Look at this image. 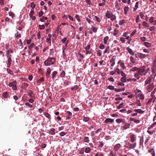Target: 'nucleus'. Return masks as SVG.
Masks as SVG:
<instances>
[{
    "label": "nucleus",
    "mask_w": 156,
    "mask_h": 156,
    "mask_svg": "<svg viewBox=\"0 0 156 156\" xmlns=\"http://www.w3.org/2000/svg\"><path fill=\"white\" fill-rule=\"evenodd\" d=\"M145 74V70L143 68H137V80L139 78V75H144Z\"/></svg>",
    "instance_id": "obj_2"
},
{
    "label": "nucleus",
    "mask_w": 156,
    "mask_h": 156,
    "mask_svg": "<svg viewBox=\"0 0 156 156\" xmlns=\"http://www.w3.org/2000/svg\"><path fill=\"white\" fill-rule=\"evenodd\" d=\"M154 88V83H152L147 86L146 90L148 92H150Z\"/></svg>",
    "instance_id": "obj_7"
},
{
    "label": "nucleus",
    "mask_w": 156,
    "mask_h": 156,
    "mask_svg": "<svg viewBox=\"0 0 156 156\" xmlns=\"http://www.w3.org/2000/svg\"><path fill=\"white\" fill-rule=\"evenodd\" d=\"M129 10V8L128 6H126L124 8V12L125 14H126Z\"/></svg>",
    "instance_id": "obj_37"
},
{
    "label": "nucleus",
    "mask_w": 156,
    "mask_h": 156,
    "mask_svg": "<svg viewBox=\"0 0 156 156\" xmlns=\"http://www.w3.org/2000/svg\"><path fill=\"white\" fill-rule=\"evenodd\" d=\"M33 94V91L31 90H29L28 91V95L31 98H34V96L32 95Z\"/></svg>",
    "instance_id": "obj_12"
},
{
    "label": "nucleus",
    "mask_w": 156,
    "mask_h": 156,
    "mask_svg": "<svg viewBox=\"0 0 156 156\" xmlns=\"http://www.w3.org/2000/svg\"><path fill=\"white\" fill-rule=\"evenodd\" d=\"M109 37L108 36H107L105 37L103 40L105 44H106L107 43V41Z\"/></svg>",
    "instance_id": "obj_38"
},
{
    "label": "nucleus",
    "mask_w": 156,
    "mask_h": 156,
    "mask_svg": "<svg viewBox=\"0 0 156 156\" xmlns=\"http://www.w3.org/2000/svg\"><path fill=\"white\" fill-rule=\"evenodd\" d=\"M89 119V118L87 117H85L84 116L83 119V121L85 122H87Z\"/></svg>",
    "instance_id": "obj_50"
},
{
    "label": "nucleus",
    "mask_w": 156,
    "mask_h": 156,
    "mask_svg": "<svg viewBox=\"0 0 156 156\" xmlns=\"http://www.w3.org/2000/svg\"><path fill=\"white\" fill-rule=\"evenodd\" d=\"M110 47L109 46H107L105 49L104 51V53H109L110 52Z\"/></svg>",
    "instance_id": "obj_22"
},
{
    "label": "nucleus",
    "mask_w": 156,
    "mask_h": 156,
    "mask_svg": "<svg viewBox=\"0 0 156 156\" xmlns=\"http://www.w3.org/2000/svg\"><path fill=\"white\" fill-rule=\"evenodd\" d=\"M83 141L86 143H88L89 141V138L87 136H85L83 139Z\"/></svg>",
    "instance_id": "obj_29"
},
{
    "label": "nucleus",
    "mask_w": 156,
    "mask_h": 156,
    "mask_svg": "<svg viewBox=\"0 0 156 156\" xmlns=\"http://www.w3.org/2000/svg\"><path fill=\"white\" fill-rule=\"evenodd\" d=\"M121 145L119 144H117L114 147V150L115 151H117L120 148Z\"/></svg>",
    "instance_id": "obj_14"
},
{
    "label": "nucleus",
    "mask_w": 156,
    "mask_h": 156,
    "mask_svg": "<svg viewBox=\"0 0 156 156\" xmlns=\"http://www.w3.org/2000/svg\"><path fill=\"white\" fill-rule=\"evenodd\" d=\"M126 50L128 51V52L131 55H133L134 53L133 51L129 47H127L126 48Z\"/></svg>",
    "instance_id": "obj_23"
},
{
    "label": "nucleus",
    "mask_w": 156,
    "mask_h": 156,
    "mask_svg": "<svg viewBox=\"0 0 156 156\" xmlns=\"http://www.w3.org/2000/svg\"><path fill=\"white\" fill-rule=\"evenodd\" d=\"M90 44H88L87 47L84 48L86 50V54H90L91 53V50H90Z\"/></svg>",
    "instance_id": "obj_8"
},
{
    "label": "nucleus",
    "mask_w": 156,
    "mask_h": 156,
    "mask_svg": "<svg viewBox=\"0 0 156 156\" xmlns=\"http://www.w3.org/2000/svg\"><path fill=\"white\" fill-rule=\"evenodd\" d=\"M98 144L99 147H102L103 145V144L102 141L99 142Z\"/></svg>",
    "instance_id": "obj_55"
},
{
    "label": "nucleus",
    "mask_w": 156,
    "mask_h": 156,
    "mask_svg": "<svg viewBox=\"0 0 156 156\" xmlns=\"http://www.w3.org/2000/svg\"><path fill=\"white\" fill-rule=\"evenodd\" d=\"M124 104L123 103H122L118 106L117 108L118 109H119L120 108H122V107L124 106Z\"/></svg>",
    "instance_id": "obj_58"
},
{
    "label": "nucleus",
    "mask_w": 156,
    "mask_h": 156,
    "mask_svg": "<svg viewBox=\"0 0 156 156\" xmlns=\"http://www.w3.org/2000/svg\"><path fill=\"white\" fill-rule=\"evenodd\" d=\"M46 41L47 43L51 44V38H47L46 40Z\"/></svg>",
    "instance_id": "obj_52"
},
{
    "label": "nucleus",
    "mask_w": 156,
    "mask_h": 156,
    "mask_svg": "<svg viewBox=\"0 0 156 156\" xmlns=\"http://www.w3.org/2000/svg\"><path fill=\"white\" fill-rule=\"evenodd\" d=\"M67 37H65L62 39L61 40V41L62 42V43H64L67 41Z\"/></svg>",
    "instance_id": "obj_56"
},
{
    "label": "nucleus",
    "mask_w": 156,
    "mask_h": 156,
    "mask_svg": "<svg viewBox=\"0 0 156 156\" xmlns=\"http://www.w3.org/2000/svg\"><path fill=\"white\" fill-rule=\"evenodd\" d=\"M130 60L131 62L133 63H134L135 62V59L134 58L133 56H131L130 57Z\"/></svg>",
    "instance_id": "obj_59"
},
{
    "label": "nucleus",
    "mask_w": 156,
    "mask_h": 156,
    "mask_svg": "<svg viewBox=\"0 0 156 156\" xmlns=\"http://www.w3.org/2000/svg\"><path fill=\"white\" fill-rule=\"evenodd\" d=\"M125 143L126 144L124 147L126 148L130 149H133L136 147V143H135L134 144H133L129 143L128 141H126Z\"/></svg>",
    "instance_id": "obj_3"
},
{
    "label": "nucleus",
    "mask_w": 156,
    "mask_h": 156,
    "mask_svg": "<svg viewBox=\"0 0 156 156\" xmlns=\"http://www.w3.org/2000/svg\"><path fill=\"white\" fill-rule=\"evenodd\" d=\"M75 18L78 22L80 21L81 20L79 15L77 14L76 15Z\"/></svg>",
    "instance_id": "obj_36"
},
{
    "label": "nucleus",
    "mask_w": 156,
    "mask_h": 156,
    "mask_svg": "<svg viewBox=\"0 0 156 156\" xmlns=\"http://www.w3.org/2000/svg\"><path fill=\"white\" fill-rule=\"evenodd\" d=\"M153 69H156V58L154 59L153 63Z\"/></svg>",
    "instance_id": "obj_35"
},
{
    "label": "nucleus",
    "mask_w": 156,
    "mask_h": 156,
    "mask_svg": "<svg viewBox=\"0 0 156 156\" xmlns=\"http://www.w3.org/2000/svg\"><path fill=\"white\" fill-rule=\"evenodd\" d=\"M120 74L122 76V77H126V74L123 72L122 71H120Z\"/></svg>",
    "instance_id": "obj_60"
},
{
    "label": "nucleus",
    "mask_w": 156,
    "mask_h": 156,
    "mask_svg": "<svg viewBox=\"0 0 156 156\" xmlns=\"http://www.w3.org/2000/svg\"><path fill=\"white\" fill-rule=\"evenodd\" d=\"M91 29L94 32L96 33L97 31V28L95 27L92 26Z\"/></svg>",
    "instance_id": "obj_40"
},
{
    "label": "nucleus",
    "mask_w": 156,
    "mask_h": 156,
    "mask_svg": "<svg viewBox=\"0 0 156 156\" xmlns=\"http://www.w3.org/2000/svg\"><path fill=\"white\" fill-rule=\"evenodd\" d=\"M45 26L44 25H39V28L41 30L45 28Z\"/></svg>",
    "instance_id": "obj_63"
},
{
    "label": "nucleus",
    "mask_w": 156,
    "mask_h": 156,
    "mask_svg": "<svg viewBox=\"0 0 156 156\" xmlns=\"http://www.w3.org/2000/svg\"><path fill=\"white\" fill-rule=\"evenodd\" d=\"M154 75L152 74L149 76L148 78L145 81V86H146V85L150 83L151 81V80L153 78Z\"/></svg>",
    "instance_id": "obj_5"
},
{
    "label": "nucleus",
    "mask_w": 156,
    "mask_h": 156,
    "mask_svg": "<svg viewBox=\"0 0 156 156\" xmlns=\"http://www.w3.org/2000/svg\"><path fill=\"white\" fill-rule=\"evenodd\" d=\"M78 87L77 86L75 85L72 87L71 88V89L72 90H76L78 88Z\"/></svg>",
    "instance_id": "obj_57"
},
{
    "label": "nucleus",
    "mask_w": 156,
    "mask_h": 156,
    "mask_svg": "<svg viewBox=\"0 0 156 156\" xmlns=\"http://www.w3.org/2000/svg\"><path fill=\"white\" fill-rule=\"evenodd\" d=\"M144 44L147 47H149L151 46V44L148 42H144Z\"/></svg>",
    "instance_id": "obj_43"
},
{
    "label": "nucleus",
    "mask_w": 156,
    "mask_h": 156,
    "mask_svg": "<svg viewBox=\"0 0 156 156\" xmlns=\"http://www.w3.org/2000/svg\"><path fill=\"white\" fill-rule=\"evenodd\" d=\"M66 133H65L64 132H62L59 133V135L61 136H64L66 134Z\"/></svg>",
    "instance_id": "obj_62"
},
{
    "label": "nucleus",
    "mask_w": 156,
    "mask_h": 156,
    "mask_svg": "<svg viewBox=\"0 0 156 156\" xmlns=\"http://www.w3.org/2000/svg\"><path fill=\"white\" fill-rule=\"evenodd\" d=\"M15 36L16 38L19 39L21 37V35L19 32L16 31V32L15 34Z\"/></svg>",
    "instance_id": "obj_16"
},
{
    "label": "nucleus",
    "mask_w": 156,
    "mask_h": 156,
    "mask_svg": "<svg viewBox=\"0 0 156 156\" xmlns=\"http://www.w3.org/2000/svg\"><path fill=\"white\" fill-rule=\"evenodd\" d=\"M57 72L56 71H53L51 74L52 75V78L53 80H54L55 77V76L57 75Z\"/></svg>",
    "instance_id": "obj_24"
},
{
    "label": "nucleus",
    "mask_w": 156,
    "mask_h": 156,
    "mask_svg": "<svg viewBox=\"0 0 156 156\" xmlns=\"http://www.w3.org/2000/svg\"><path fill=\"white\" fill-rule=\"evenodd\" d=\"M35 4L33 2H32L30 5V7L33 9L35 8Z\"/></svg>",
    "instance_id": "obj_49"
},
{
    "label": "nucleus",
    "mask_w": 156,
    "mask_h": 156,
    "mask_svg": "<svg viewBox=\"0 0 156 156\" xmlns=\"http://www.w3.org/2000/svg\"><path fill=\"white\" fill-rule=\"evenodd\" d=\"M66 115H67L66 118V119L67 120L70 118V117L72 116V114L70 112L68 111L66 112Z\"/></svg>",
    "instance_id": "obj_18"
},
{
    "label": "nucleus",
    "mask_w": 156,
    "mask_h": 156,
    "mask_svg": "<svg viewBox=\"0 0 156 156\" xmlns=\"http://www.w3.org/2000/svg\"><path fill=\"white\" fill-rule=\"evenodd\" d=\"M144 112V111H143L141 109H137V113H138L140 114H143Z\"/></svg>",
    "instance_id": "obj_53"
},
{
    "label": "nucleus",
    "mask_w": 156,
    "mask_h": 156,
    "mask_svg": "<svg viewBox=\"0 0 156 156\" xmlns=\"http://www.w3.org/2000/svg\"><path fill=\"white\" fill-rule=\"evenodd\" d=\"M108 89L110 90H114V87L112 86L109 85L108 87Z\"/></svg>",
    "instance_id": "obj_47"
},
{
    "label": "nucleus",
    "mask_w": 156,
    "mask_h": 156,
    "mask_svg": "<svg viewBox=\"0 0 156 156\" xmlns=\"http://www.w3.org/2000/svg\"><path fill=\"white\" fill-rule=\"evenodd\" d=\"M65 75V72L63 70H62L60 74L61 77L63 78Z\"/></svg>",
    "instance_id": "obj_41"
},
{
    "label": "nucleus",
    "mask_w": 156,
    "mask_h": 156,
    "mask_svg": "<svg viewBox=\"0 0 156 156\" xmlns=\"http://www.w3.org/2000/svg\"><path fill=\"white\" fill-rule=\"evenodd\" d=\"M118 64H119L120 66L121 67H122V68H123L124 69L125 68V65H124V63H123L122 62H121L120 60L118 62Z\"/></svg>",
    "instance_id": "obj_28"
},
{
    "label": "nucleus",
    "mask_w": 156,
    "mask_h": 156,
    "mask_svg": "<svg viewBox=\"0 0 156 156\" xmlns=\"http://www.w3.org/2000/svg\"><path fill=\"white\" fill-rule=\"evenodd\" d=\"M91 151L90 148L89 147L86 148L84 150V152L86 153H89Z\"/></svg>",
    "instance_id": "obj_25"
},
{
    "label": "nucleus",
    "mask_w": 156,
    "mask_h": 156,
    "mask_svg": "<svg viewBox=\"0 0 156 156\" xmlns=\"http://www.w3.org/2000/svg\"><path fill=\"white\" fill-rule=\"evenodd\" d=\"M105 0H102V2L98 4V6H104L105 5Z\"/></svg>",
    "instance_id": "obj_32"
},
{
    "label": "nucleus",
    "mask_w": 156,
    "mask_h": 156,
    "mask_svg": "<svg viewBox=\"0 0 156 156\" xmlns=\"http://www.w3.org/2000/svg\"><path fill=\"white\" fill-rule=\"evenodd\" d=\"M44 77H41L38 80L37 82L38 83H40L42 82L44 80Z\"/></svg>",
    "instance_id": "obj_31"
},
{
    "label": "nucleus",
    "mask_w": 156,
    "mask_h": 156,
    "mask_svg": "<svg viewBox=\"0 0 156 156\" xmlns=\"http://www.w3.org/2000/svg\"><path fill=\"white\" fill-rule=\"evenodd\" d=\"M121 81L122 83H125L126 82V77H122L120 80Z\"/></svg>",
    "instance_id": "obj_42"
},
{
    "label": "nucleus",
    "mask_w": 156,
    "mask_h": 156,
    "mask_svg": "<svg viewBox=\"0 0 156 156\" xmlns=\"http://www.w3.org/2000/svg\"><path fill=\"white\" fill-rule=\"evenodd\" d=\"M51 69L50 68H48L47 70L46 73V78L47 79H48L50 77V74L51 73Z\"/></svg>",
    "instance_id": "obj_9"
},
{
    "label": "nucleus",
    "mask_w": 156,
    "mask_h": 156,
    "mask_svg": "<svg viewBox=\"0 0 156 156\" xmlns=\"http://www.w3.org/2000/svg\"><path fill=\"white\" fill-rule=\"evenodd\" d=\"M110 19L112 20H114L116 19V16L115 15L112 14V16L110 18Z\"/></svg>",
    "instance_id": "obj_46"
},
{
    "label": "nucleus",
    "mask_w": 156,
    "mask_h": 156,
    "mask_svg": "<svg viewBox=\"0 0 156 156\" xmlns=\"http://www.w3.org/2000/svg\"><path fill=\"white\" fill-rule=\"evenodd\" d=\"M99 48L101 49H103L105 48V46L102 44H100L99 46Z\"/></svg>",
    "instance_id": "obj_54"
},
{
    "label": "nucleus",
    "mask_w": 156,
    "mask_h": 156,
    "mask_svg": "<svg viewBox=\"0 0 156 156\" xmlns=\"http://www.w3.org/2000/svg\"><path fill=\"white\" fill-rule=\"evenodd\" d=\"M9 96V94L7 92H4L2 94V96L5 98H8Z\"/></svg>",
    "instance_id": "obj_33"
},
{
    "label": "nucleus",
    "mask_w": 156,
    "mask_h": 156,
    "mask_svg": "<svg viewBox=\"0 0 156 156\" xmlns=\"http://www.w3.org/2000/svg\"><path fill=\"white\" fill-rule=\"evenodd\" d=\"M154 17L152 16L151 17L150 20L149 21L151 23H152L154 21Z\"/></svg>",
    "instance_id": "obj_64"
},
{
    "label": "nucleus",
    "mask_w": 156,
    "mask_h": 156,
    "mask_svg": "<svg viewBox=\"0 0 156 156\" xmlns=\"http://www.w3.org/2000/svg\"><path fill=\"white\" fill-rule=\"evenodd\" d=\"M122 2L125 3L129 4L130 2V0H122Z\"/></svg>",
    "instance_id": "obj_45"
},
{
    "label": "nucleus",
    "mask_w": 156,
    "mask_h": 156,
    "mask_svg": "<svg viewBox=\"0 0 156 156\" xmlns=\"http://www.w3.org/2000/svg\"><path fill=\"white\" fill-rule=\"evenodd\" d=\"M148 152H150L152 155V156H155V154L154 151L153 149H151L148 151Z\"/></svg>",
    "instance_id": "obj_34"
},
{
    "label": "nucleus",
    "mask_w": 156,
    "mask_h": 156,
    "mask_svg": "<svg viewBox=\"0 0 156 156\" xmlns=\"http://www.w3.org/2000/svg\"><path fill=\"white\" fill-rule=\"evenodd\" d=\"M54 53V52L53 49H50V56L53 57Z\"/></svg>",
    "instance_id": "obj_26"
},
{
    "label": "nucleus",
    "mask_w": 156,
    "mask_h": 156,
    "mask_svg": "<svg viewBox=\"0 0 156 156\" xmlns=\"http://www.w3.org/2000/svg\"><path fill=\"white\" fill-rule=\"evenodd\" d=\"M114 119L111 118H107L104 121V122L107 123L108 122H114Z\"/></svg>",
    "instance_id": "obj_13"
},
{
    "label": "nucleus",
    "mask_w": 156,
    "mask_h": 156,
    "mask_svg": "<svg viewBox=\"0 0 156 156\" xmlns=\"http://www.w3.org/2000/svg\"><path fill=\"white\" fill-rule=\"evenodd\" d=\"M116 154V153L115 151H111L109 153L110 156H115Z\"/></svg>",
    "instance_id": "obj_30"
},
{
    "label": "nucleus",
    "mask_w": 156,
    "mask_h": 156,
    "mask_svg": "<svg viewBox=\"0 0 156 156\" xmlns=\"http://www.w3.org/2000/svg\"><path fill=\"white\" fill-rule=\"evenodd\" d=\"M138 57L140 58H144L147 56L146 54H144L140 53H138Z\"/></svg>",
    "instance_id": "obj_17"
},
{
    "label": "nucleus",
    "mask_w": 156,
    "mask_h": 156,
    "mask_svg": "<svg viewBox=\"0 0 156 156\" xmlns=\"http://www.w3.org/2000/svg\"><path fill=\"white\" fill-rule=\"evenodd\" d=\"M7 58H8L7 60L6 61V62L7 63V67H9L10 66L11 62L12 61V59L11 57H9Z\"/></svg>",
    "instance_id": "obj_10"
},
{
    "label": "nucleus",
    "mask_w": 156,
    "mask_h": 156,
    "mask_svg": "<svg viewBox=\"0 0 156 156\" xmlns=\"http://www.w3.org/2000/svg\"><path fill=\"white\" fill-rule=\"evenodd\" d=\"M130 124L129 123H125L124 125L123 126L124 129H126L129 127Z\"/></svg>",
    "instance_id": "obj_21"
},
{
    "label": "nucleus",
    "mask_w": 156,
    "mask_h": 156,
    "mask_svg": "<svg viewBox=\"0 0 156 156\" xmlns=\"http://www.w3.org/2000/svg\"><path fill=\"white\" fill-rule=\"evenodd\" d=\"M156 92V88H155L151 92V96L153 98H156L155 96L154 95L155 92Z\"/></svg>",
    "instance_id": "obj_20"
},
{
    "label": "nucleus",
    "mask_w": 156,
    "mask_h": 156,
    "mask_svg": "<svg viewBox=\"0 0 156 156\" xmlns=\"http://www.w3.org/2000/svg\"><path fill=\"white\" fill-rule=\"evenodd\" d=\"M49 133L52 135H55V129L53 128L50 129L49 130Z\"/></svg>",
    "instance_id": "obj_19"
},
{
    "label": "nucleus",
    "mask_w": 156,
    "mask_h": 156,
    "mask_svg": "<svg viewBox=\"0 0 156 156\" xmlns=\"http://www.w3.org/2000/svg\"><path fill=\"white\" fill-rule=\"evenodd\" d=\"M16 83V82L14 81L13 82H9L8 84V86L10 87H12L13 90H16L17 89Z\"/></svg>",
    "instance_id": "obj_4"
},
{
    "label": "nucleus",
    "mask_w": 156,
    "mask_h": 156,
    "mask_svg": "<svg viewBox=\"0 0 156 156\" xmlns=\"http://www.w3.org/2000/svg\"><path fill=\"white\" fill-rule=\"evenodd\" d=\"M137 98L138 97H139L140 99L141 100H143L144 99V96L143 94H142L141 90H138L137 89Z\"/></svg>",
    "instance_id": "obj_6"
},
{
    "label": "nucleus",
    "mask_w": 156,
    "mask_h": 156,
    "mask_svg": "<svg viewBox=\"0 0 156 156\" xmlns=\"http://www.w3.org/2000/svg\"><path fill=\"white\" fill-rule=\"evenodd\" d=\"M25 105L27 106H28L30 108H32L33 106L32 105L30 104L29 102H26L25 103Z\"/></svg>",
    "instance_id": "obj_44"
},
{
    "label": "nucleus",
    "mask_w": 156,
    "mask_h": 156,
    "mask_svg": "<svg viewBox=\"0 0 156 156\" xmlns=\"http://www.w3.org/2000/svg\"><path fill=\"white\" fill-rule=\"evenodd\" d=\"M125 20H123L119 21V24L120 25H122L125 22Z\"/></svg>",
    "instance_id": "obj_51"
},
{
    "label": "nucleus",
    "mask_w": 156,
    "mask_h": 156,
    "mask_svg": "<svg viewBox=\"0 0 156 156\" xmlns=\"http://www.w3.org/2000/svg\"><path fill=\"white\" fill-rule=\"evenodd\" d=\"M55 62V58L49 57L47 58V60L44 62V63L45 66H48L54 64Z\"/></svg>",
    "instance_id": "obj_1"
},
{
    "label": "nucleus",
    "mask_w": 156,
    "mask_h": 156,
    "mask_svg": "<svg viewBox=\"0 0 156 156\" xmlns=\"http://www.w3.org/2000/svg\"><path fill=\"white\" fill-rule=\"evenodd\" d=\"M8 14L9 16H11L12 19L15 17V14L13 12H9Z\"/></svg>",
    "instance_id": "obj_27"
},
{
    "label": "nucleus",
    "mask_w": 156,
    "mask_h": 156,
    "mask_svg": "<svg viewBox=\"0 0 156 156\" xmlns=\"http://www.w3.org/2000/svg\"><path fill=\"white\" fill-rule=\"evenodd\" d=\"M7 71L8 73L12 75L13 73V72L9 68H7Z\"/></svg>",
    "instance_id": "obj_48"
},
{
    "label": "nucleus",
    "mask_w": 156,
    "mask_h": 156,
    "mask_svg": "<svg viewBox=\"0 0 156 156\" xmlns=\"http://www.w3.org/2000/svg\"><path fill=\"white\" fill-rule=\"evenodd\" d=\"M155 101V98H150L148 100V101L147 103L146 104V105H151L152 102V103H153Z\"/></svg>",
    "instance_id": "obj_11"
},
{
    "label": "nucleus",
    "mask_w": 156,
    "mask_h": 156,
    "mask_svg": "<svg viewBox=\"0 0 156 156\" xmlns=\"http://www.w3.org/2000/svg\"><path fill=\"white\" fill-rule=\"evenodd\" d=\"M112 14L109 11H107L105 14V16L108 18H110Z\"/></svg>",
    "instance_id": "obj_15"
},
{
    "label": "nucleus",
    "mask_w": 156,
    "mask_h": 156,
    "mask_svg": "<svg viewBox=\"0 0 156 156\" xmlns=\"http://www.w3.org/2000/svg\"><path fill=\"white\" fill-rule=\"evenodd\" d=\"M130 138L131 139V140L132 142H133L134 141V135L132 134L130 136Z\"/></svg>",
    "instance_id": "obj_61"
},
{
    "label": "nucleus",
    "mask_w": 156,
    "mask_h": 156,
    "mask_svg": "<svg viewBox=\"0 0 156 156\" xmlns=\"http://www.w3.org/2000/svg\"><path fill=\"white\" fill-rule=\"evenodd\" d=\"M116 122L118 123H120L123 122V120L122 119H118L116 120Z\"/></svg>",
    "instance_id": "obj_39"
}]
</instances>
